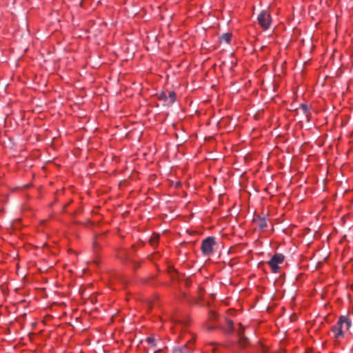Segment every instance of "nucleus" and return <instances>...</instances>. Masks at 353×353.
<instances>
[{
  "label": "nucleus",
  "mask_w": 353,
  "mask_h": 353,
  "mask_svg": "<svg viewBox=\"0 0 353 353\" xmlns=\"http://www.w3.org/2000/svg\"><path fill=\"white\" fill-rule=\"evenodd\" d=\"M352 325V321L347 316H341L337 323L332 327V332L334 333V337L339 339L344 337L345 331L349 330Z\"/></svg>",
  "instance_id": "nucleus-1"
},
{
  "label": "nucleus",
  "mask_w": 353,
  "mask_h": 353,
  "mask_svg": "<svg viewBox=\"0 0 353 353\" xmlns=\"http://www.w3.org/2000/svg\"><path fill=\"white\" fill-rule=\"evenodd\" d=\"M146 341H147L149 344H150V345H152V346L155 347V345H155V343H154V338H152V337H148V338L146 339Z\"/></svg>",
  "instance_id": "nucleus-15"
},
{
  "label": "nucleus",
  "mask_w": 353,
  "mask_h": 353,
  "mask_svg": "<svg viewBox=\"0 0 353 353\" xmlns=\"http://www.w3.org/2000/svg\"><path fill=\"white\" fill-rule=\"evenodd\" d=\"M217 318V315L216 314V313H214V312H211L209 314V321H213L214 320H216Z\"/></svg>",
  "instance_id": "nucleus-14"
},
{
  "label": "nucleus",
  "mask_w": 353,
  "mask_h": 353,
  "mask_svg": "<svg viewBox=\"0 0 353 353\" xmlns=\"http://www.w3.org/2000/svg\"><path fill=\"white\" fill-rule=\"evenodd\" d=\"M161 99H163L165 101H168V97L166 96L165 94H162L161 96Z\"/></svg>",
  "instance_id": "nucleus-16"
},
{
  "label": "nucleus",
  "mask_w": 353,
  "mask_h": 353,
  "mask_svg": "<svg viewBox=\"0 0 353 353\" xmlns=\"http://www.w3.org/2000/svg\"><path fill=\"white\" fill-rule=\"evenodd\" d=\"M284 261V256L282 254H275L268 261V264L274 272H277L279 270V264Z\"/></svg>",
  "instance_id": "nucleus-4"
},
{
  "label": "nucleus",
  "mask_w": 353,
  "mask_h": 353,
  "mask_svg": "<svg viewBox=\"0 0 353 353\" xmlns=\"http://www.w3.org/2000/svg\"><path fill=\"white\" fill-rule=\"evenodd\" d=\"M254 221L261 230H264L268 227L267 221L263 217H259L257 219H254Z\"/></svg>",
  "instance_id": "nucleus-5"
},
{
  "label": "nucleus",
  "mask_w": 353,
  "mask_h": 353,
  "mask_svg": "<svg viewBox=\"0 0 353 353\" xmlns=\"http://www.w3.org/2000/svg\"><path fill=\"white\" fill-rule=\"evenodd\" d=\"M227 325H228V328L224 330L225 332V333L232 332V330H234L233 321L232 320L228 319L227 320Z\"/></svg>",
  "instance_id": "nucleus-10"
},
{
  "label": "nucleus",
  "mask_w": 353,
  "mask_h": 353,
  "mask_svg": "<svg viewBox=\"0 0 353 353\" xmlns=\"http://www.w3.org/2000/svg\"><path fill=\"white\" fill-rule=\"evenodd\" d=\"M249 343L248 339L245 336H242L239 337V343L242 347H245Z\"/></svg>",
  "instance_id": "nucleus-8"
},
{
  "label": "nucleus",
  "mask_w": 353,
  "mask_h": 353,
  "mask_svg": "<svg viewBox=\"0 0 353 353\" xmlns=\"http://www.w3.org/2000/svg\"><path fill=\"white\" fill-rule=\"evenodd\" d=\"M259 25L264 30H267L270 28L271 23V17L270 14L266 10H263L257 17Z\"/></svg>",
  "instance_id": "nucleus-3"
},
{
  "label": "nucleus",
  "mask_w": 353,
  "mask_h": 353,
  "mask_svg": "<svg viewBox=\"0 0 353 353\" xmlns=\"http://www.w3.org/2000/svg\"><path fill=\"white\" fill-rule=\"evenodd\" d=\"M232 36V34L230 32L224 33L221 36L219 37V41L221 43L224 42L228 44L230 43Z\"/></svg>",
  "instance_id": "nucleus-7"
},
{
  "label": "nucleus",
  "mask_w": 353,
  "mask_h": 353,
  "mask_svg": "<svg viewBox=\"0 0 353 353\" xmlns=\"http://www.w3.org/2000/svg\"><path fill=\"white\" fill-rule=\"evenodd\" d=\"M299 109L303 111L304 114H307L309 110L307 105L306 104H301Z\"/></svg>",
  "instance_id": "nucleus-13"
},
{
  "label": "nucleus",
  "mask_w": 353,
  "mask_h": 353,
  "mask_svg": "<svg viewBox=\"0 0 353 353\" xmlns=\"http://www.w3.org/2000/svg\"><path fill=\"white\" fill-rule=\"evenodd\" d=\"M207 328L208 330H212L215 329V327L214 325H209Z\"/></svg>",
  "instance_id": "nucleus-17"
},
{
  "label": "nucleus",
  "mask_w": 353,
  "mask_h": 353,
  "mask_svg": "<svg viewBox=\"0 0 353 353\" xmlns=\"http://www.w3.org/2000/svg\"><path fill=\"white\" fill-rule=\"evenodd\" d=\"M159 239V234H153L150 239V243L151 245L156 246L158 244Z\"/></svg>",
  "instance_id": "nucleus-9"
},
{
  "label": "nucleus",
  "mask_w": 353,
  "mask_h": 353,
  "mask_svg": "<svg viewBox=\"0 0 353 353\" xmlns=\"http://www.w3.org/2000/svg\"><path fill=\"white\" fill-rule=\"evenodd\" d=\"M168 97L170 99V103L174 102L176 97V93L174 92H170Z\"/></svg>",
  "instance_id": "nucleus-11"
},
{
  "label": "nucleus",
  "mask_w": 353,
  "mask_h": 353,
  "mask_svg": "<svg viewBox=\"0 0 353 353\" xmlns=\"http://www.w3.org/2000/svg\"><path fill=\"white\" fill-rule=\"evenodd\" d=\"M215 237L208 236L201 243V250L203 254L210 255L213 252V247L215 245Z\"/></svg>",
  "instance_id": "nucleus-2"
},
{
  "label": "nucleus",
  "mask_w": 353,
  "mask_h": 353,
  "mask_svg": "<svg viewBox=\"0 0 353 353\" xmlns=\"http://www.w3.org/2000/svg\"><path fill=\"white\" fill-rule=\"evenodd\" d=\"M173 353H192L190 347L184 345L181 347H177L173 349Z\"/></svg>",
  "instance_id": "nucleus-6"
},
{
  "label": "nucleus",
  "mask_w": 353,
  "mask_h": 353,
  "mask_svg": "<svg viewBox=\"0 0 353 353\" xmlns=\"http://www.w3.org/2000/svg\"><path fill=\"white\" fill-rule=\"evenodd\" d=\"M239 325L241 327L240 329H239L237 330V334H238L239 337L245 336L244 335V327L242 325V324L241 323Z\"/></svg>",
  "instance_id": "nucleus-12"
}]
</instances>
